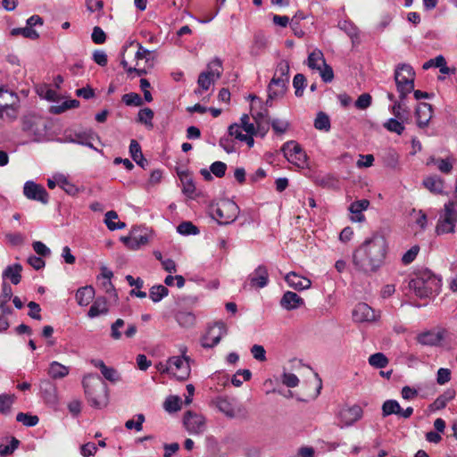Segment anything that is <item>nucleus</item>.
Wrapping results in <instances>:
<instances>
[{"mask_svg":"<svg viewBox=\"0 0 457 457\" xmlns=\"http://www.w3.org/2000/svg\"><path fill=\"white\" fill-rule=\"evenodd\" d=\"M39 395L45 403L54 409L59 404V395L56 385L49 378H42L38 382Z\"/></svg>","mask_w":457,"mask_h":457,"instance_id":"nucleus-11","label":"nucleus"},{"mask_svg":"<svg viewBox=\"0 0 457 457\" xmlns=\"http://www.w3.org/2000/svg\"><path fill=\"white\" fill-rule=\"evenodd\" d=\"M177 232L182 236H195L200 231L191 221H183L177 227Z\"/></svg>","mask_w":457,"mask_h":457,"instance_id":"nucleus-47","label":"nucleus"},{"mask_svg":"<svg viewBox=\"0 0 457 457\" xmlns=\"http://www.w3.org/2000/svg\"><path fill=\"white\" fill-rule=\"evenodd\" d=\"M414 79L415 72L411 65L402 63L397 66L395 71V81L402 100H404L407 95L413 91Z\"/></svg>","mask_w":457,"mask_h":457,"instance_id":"nucleus-5","label":"nucleus"},{"mask_svg":"<svg viewBox=\"0 0 457 457\" xmlns=\"http://www.w3.org/2000/svg\"><path fill=\"white\" fill-rule=\"evenodd\" d=\"M46 124L40 117L27 115L22 120V130L31 137L32 141H43L46 136Z\"/></svg>","mask_w":457,"mask_h":457,"instance_id":"nucleus-6","label":"nucleus"},{"mask_svg":"<svg viewBox=\"0 0 457 457\" xmlns=\"http://www.w3.org/2000/svg\"><path fill=\"white\" fill-rule=\"evenodd\" d=\"M337 26L341 30L345 31L348 35L353 43L358 39L359 29L352 21L342 20L338 21Z\"/></svg>","mask_w":457,"mask_h":457,"instance_id":"nucleus-36","label":"nucleus"},{"mask_svg":"<svg viewBox=\"0 0 457 457\" xmlns=\"http://www.w3.org/2000/svg\"><path fill=\"white\" fill-rule=\"evenodd\" d=\"M289 70H290L289 62L287 60H280L277 63L274 76H277L279 78H287L289 79Z\"/></svg>","mask_w":457,"mask_h":457,"instance_id":"nucleus-62","label":"nucleus"},{"mask_svg":"<svg viewBox=\"0 0 457 457\" xmlns=\"http://www.w3.org/2000/svg\"><path fill=\"white\" fill-rule=\"evenodd\" d=\"M226 335L227 328L224 323L217 322L208 327L206 332L200 339V345L204 349H212L215 347Z\"/></svg>","mask_w":457,"mask_h":457,"instance_id":"nucleus-10","label":"nucleus"},{"mask_svg":"<svg viewBox=\"0 0 457 457\" xmlns=\"http://www.w3.org/2000/svg\"><path fill=\"white\" fill-rule=\"evenodd\" d=\"M169 294V289L163 285H154L149 290V297L154 303L161 302Z\"/></svg>","mask_w":457,"mask_h":457,"instance_id":"nucleus-38","label":"nucleus"},{"mask_svg":"<svg viewBox=\"0 0 457 457\" xmlns=\"http://www.w3.org/2000/svg\"><path fill=\"white\" fill-rule=\"evenodd\" d=\"M211 172L217 178H223L226 174L227 164L220 161L212 162L210 166Z\"/></svg>","mask_w":457,"mask_h":457,"instance_id":"nucleus-63","label":"nucleus"},{"mask_svg":"<svg viewBox=\"0 0 457 457\" xmlns=\"http://www.w3.org/2000/svg\"><path fill=\"white\" fill-rule=\"evenodd\" d=\"M109 312L107 303L104 298H97L95 300L93 304L90 306L87 316L90 319L96 318L101 315H106Z\"/></svg>","mask_w":457,"mask_h":457,"instance_id":"nucleus-29","label":"nucleus"},{"mask_svg":"<svg viewBox=\"0 0 457 457\" xmlns=\"http://www.w3.org/2000/svg\"><path fill=\"white\" fill-rule=\"evenodd\" d=\"M397 118H390L384 124V128L390 131L394 132L397 135H402L405 129L403 122L399 120Z\"/></svg>","mask_w":457,"mask_h":457,"instance_id":"nucleus-43","label":"nucleus"},{"mask_svg":"<svg viewBox=\"0 0 457 457\" xmlns=\"http://www.w3.org/2000/svg\"><path fill=\"white\" fill-rule=\"evenodd\" d=\"M215 80L217 79L214 77L203 71L198 76L197 84L202 91H207Z\"/></svg>","mask_w":457,"mask_h":457,"instance_id":"nucleus-51","label":"nucleus"},{"mask_svg":"<svg viewBox=\"0 0 457 457\" xmlns=\"http://www.w3.org/2000/svg\"><path fill=\"white\" fill-rule=\"evenodd\" d=\"M423 185L430 192L445 195V180L437 175L429 176L423 180Z\"/></svg>","mask_w":457,"mask_h":457,"instance_id":"nucleus-27","label":"nucleus"},{"mask_svg":"<svg viewBox=\"0 0 457 457\" xmlns=\"http://www.w3.org/2000/svg\"><path fill=\"white\" fill-rule=\"evenodd\" d=\"M94 137H95V133L92 129H85L82 131L75 132L72 135H70L67 137V141L96 150V148L92 144V140L94 139Z\"/></svg>","mask_w":457,"mask_h":457,"instance_id":"nucleus-21","label":"nucleus"},{"mask_svg":"<svg viewBox=\"0 0 457 457\" xmlns=\"http://www.w3.org/2000/svg\"><path fill=\"white\" fill-rule=\"evenodd\" d=\"M178 323L184 328H190L195 322V316L192 312L180 311L176 314Z\"/></svg>","mask_w":457,"mask_h":457,"instance_id":"nucleus-39","label":"nucleus"},{"mask_svg":"<svg viewBox=\"0 0 457 457\" xmlns=\"http://www.w3.org/2000/svg\"><path fill=\"white\" fill-rule=\"evenodd\" d=\"M399 159V154L393 148L386 150L382 156L384 165L390 169H395L398 166Z\"/></svg>","mask_w":457,"mask_h":457,"instance_id":"nucleus-35","label":"nucleus"},{"mask_svg":"<svg viewBox=\"0 0 457 457\" xmlns=\"http://www.w3.org/2000/svg\"><path fill=\"white\" fill-rule=\"evenodd\" d=\"M428 166L435 165L437 170L444 174H450L453 167V159L447 157L445 159L440 157L430 156L427 160Z\"/></svg>","mask_w":457,"mask_h":457,"instance_id":"nucleus-26","label":"nucleus"},{"mask_svg":"<svg viewBox=\"0 0 457 457\" xmlns=\"http://www.w3.org/2000/svg\"><path fill=\"white\" fill-rule=\"evenodd\" d=\"M37 93L41 98L50 102H56L59 99L58 93L47 86H40L37 87Z\"/></svg>","mask_w":457,"mask_h":457,"instance_id":"nucleus-45","label":"nucleus"},{"mask_svg":"<svg viewBox=\"0 0 457 457\" xmlns=\"http://www.w3.org/2000/svg\"><path fill=\"white\" fill-rule=\"evenodd\" d=\"M137 420H129L125 422V428L127 429H135L137 432H140L143 429V423L145 422V419L144 414L139 413L136 415Z\"/></svg>","mask_w":457,"mask_h":457,"instance_id":"nucleus-57","label":"nucleus"},{"mask_svg":"<svg viewBox=\"0 0 457 457\" xmlns=\"http://www.w3.org/2000/svg\"><path fill=\"white\" fill-rule=\"evenodd\" d=\"M433 116L432 105L420 103L415 109L416 123L420 129L426 128Z\"/></svg>","mask_w":457,"mask_h":457,"instance_id":"nucleus-20","label":"nucleus"},{"mask_svg":"<svg viewBox=\"0 0 457 457\" xmlns=\"http://www.w3.org/2000/svg\"><path fill=\"white\" fill-rule=\"evenodd\" d=\"M314 128L320 131H329L331 124L328 115L323 112H319L314 120Z\"/></svg>","mask_w":457,"mask_h":457,"instance_id":"nucleus-40","label":"nucleus"},{"mask_svg":"<svg viewBox=\"0 0 457 457\" xmlns=\"http://www.w3.org/2000/svg\"><path fill=\"white\" fill-rule=\"evenodd\" d=\"M444 209V217L457 220V203L453 201H448L445 204Z\"/></svg>","mask_w":457,"mask_h":457,"instance_id":"nucleus-64","label":"nucleus"},{"mask_svg":"<svg viewBox=\"0 0 457 457\" xmlns=\"http://www.w3.org/2000/svg\"><path fill=\"white\" fill-rule=\"evenodd\" d=\"M23 194L28 199L38 201L42 204H47L49 199L48 193L45 187L32 180L25 182Z\"/></svg>","mask_w":457,"mask_h":457,"instance_id":"nucleus-16","label":"nucleus"},{"mask_svg":"<svg viewBox=\"0 0 457 457\" xmlns=\"http://www.w3.org/2000/svg\"><path fill=\"white\" fill-rule=\"evenodd\" d=\"M123 103L128 106H140L143 100L137 93H128L122 96Z\"/></svg>","mask_w":457,"mask_h":457,"instance_id":"nucleus-59","label":"nucleus"},{"mask_svg":"<svg viewBox=\"0 0 457 457\" xmlns=\"http://www.w3.org/2000/svg\"><path fill=\"white\" fill-rule=\"evenodd\" d=\"M222 61L215 57L207 64L206 73H209L211 76L214 77L216 79H219L222 74Z\"/></svg>","mask_w":457,"mask_h":457,"instance_id":"nucleus-42","label":"nucleus"},{"mask_svg":"<svg viewBox=\"0 0 457 457\" xmlns=\"http://www.w3.org/2000/svg\"><path fill=\"white\" fill-rule=\"evenodd\" d=\"M363 411L361 406L354 404L350 407L342 408L337 414L338 426L348 428L362 418Z\"/></svg>","mask_w":457,"mask_h":457,"instance_id":"nucleus-13","label":"nucleus"},{"mask_svg":"<svg viewBox=\"0 0 457 457\" xmlns=\"http://www.w3.org/2000/svg\"><path fill=\"white\" fill-rule=\"evenodd\" d=\"M270 282L269 272L266 266L258 265L253 272H251L245 283L244 284L245 289H261L268 286Z\"/></svg>","mask_w":457,"mask_h":457,"instance_id":"nucleus-12","label":"nucleus"},{"mask_svg":"<svg viewBox=\"0 0 457 457\" xmlns=\"http://www.w3.org/2000/svg\"><path fill=\"white\" fill-rule=\"evenodd\" d=\"M249 98L252 102V116L254 120V123H257L261 120H268V111L265 109L264 112H253V106L256 104V103H261V100L256 96L250 95Z\"/></svg>","mask_w":457,"mask_h":457,"instance_id":"nucleus-52","label":"nucleus"},{"mask_svg":"<svg viewBox=\"0 0 457 457\" xmlns=\"http://www.w3.org/2000/svg\"><path fill=\"white\" fill-rule=\"evenodd\" d=\"M238 206L230 201L223 202L212 210V218L220 225L230 224L236 220Z\"/></svg>","mask_w":457,"mask_h":457,"instance_id":"nucleus-8","label":"nucleus"},{"mask_svg":"<svg viewBox=\"0 0 457 457\" xmlns=\"http://www.w3.org/2000/svg\"><path fill=\"white\" fill-rule=\"evenodd\" d=\"M82 385L89 404L102 409L108 403V388L97 374L89 373L83 377Z\"/></svg>","mask_w":457,"mask_h":457,"instance_id":"nucleus-2","label":"nucleus"},{"mask_svg":"<svg viewBox=\"0 0 457 457\" xmlns=\"http://www.w3.org/2000/svg\"><path fill=\"white\" fill-rule=\"evenodd\" d=\"M129 154L133 161L136 162L137 165H139L142 168H145V166L147 164V161L142 154L139 143L135 139H132L130 141Z\"/></svg>","mask_w":457,"mask_h":457,"instance_id":"nucleus-33","label":"nucleus"},{"mask_svg":"<svg viewBox=\"0 0 457 457\" xmlns=\"http://www.w3.org/2000/svg\"><path fill=\"white\" fill-rule=\"evenodd\" d=\"M387 248L386 240L381 235L367 238L353 253L354 269L365 275L377 272L385 263Z\"/></svg>","mask_w":457,"mask_h":457,"instance_id":"nucleus-1","label":"nucleus"},{"mask_svg":"<svg viewBox=\"0 0 457 457\" xmlns=\"http://www.w3.org/2000/svg\"><path fill=\"white\" fill-rule=\"evenodd\" d=\"M252 373L249 370H239L232 377L231 383L235 386H240L244 381H248L251 378Z\"/></svg>","mask_w":457,"mask_h":457,"instance_id":"nucleus-55","label":"nucleus"},{"mask_svg":"<svg viewBox=\"0 0 457 457\" xmlns=\"http://www.w3.org/2000/svg\"><path fill=\"white\" fill-rule=\"evenodd\" d=\"M307 65L310 69L318 71L325 83H329L333 80V69L330 65L327 64L323 53L320 50L316 49L309 54Z\"/></svg>","mask_w":457,"mask_h":457,"instance_id":"nucleus-7","label":"nucleus"},{"mask_svg":"<svg viewBox=\"0 0 457 457\" xmlns=\"http://www.w3.org/2000/svg\"><path fill=\"white\" fill-rule=\"evenodd\" d=\"M370 206V201L367 199H361L353 202L348 210L353 214L351 220L353 222H362L365 220L363 212Z\"/></svg>","mask_w":457,"mask_h":457,"instance_id":"nucleus-25","label":"nucleus"},{"mask_svg":"<svg viewBox=\"0 0 457 457\" xmlns=\"http://www.w3.org/2000/svg\"><path fill=\"white\" fill-rule=\"evenodd\" d=\"M118 219V214L114 211H109L105 213L104 216V223L109 230L114 231L118 229L124 228L126 224L122 221L115 222L113 220Z\"/></svg>","mask_w":457,"mask_h":457,"instance_id":"nucleus-37","label":"nucleus"},{"mask_svg":"<svg viewBox=\"0 0 457 457\" xmlns=\"http://www.w3.org/2000/svg\"><path fill=\"white\" fill-rule=\"evenodd\" d=\"M381 410L383 417H387L393 414L398 415L401 411V406L396 400L389 399L383 403Z\"/></svg>","mask_w":457,"mask_h":457,"instance_id":"nucleus-41","label":"nucleus"},{"mask_svg":"<svg viewBox=\"0 0 457 457\" xmlns=\"http://www.w3.org/2000/svg\"><path fill=\"white\" fill-rule=\"evenodd\" d=\"M21 270L22 267L21 264L9 265L3 271V278L4 280L9 278L13 285H18L21 279Z\"/></svg>","mask_w":457,"mask_h":457,"instance_id":"nucleus-32","label":"nucleus"},{"mask_svg":"<svg viewBox=\"0 0 457 457\" xmlns=\"http://www.w3.org/2000/svg\"><path fill=\"white\" fill-rule=\"evenodd\" d=\"M369 363L374 368L383 369L388 364V360L384 353H376L369 357Z\"/></svg>","mask_w":457,"mask_h":457,"instance_id":"nucleus-50","label":"nucleus"},{"mask_svg":"<svg viewBox=\"0 0 457 457\" xmlns=\"http://www.w3.org/2000/svg\"><path fill=\"white\" fill-rule=\"evenodd\" d=\"M304 305V300L296 293L287 291L280 299V306L287 310L292 311Z\"/></svg>","mask_w":457,"mask_h":457,"instance_id":"nucleus-22","label":"nucleus"},{"mask_svg":"<svg viewBox=\"0 0 457 457\" xmlns=\"http://www.w3.org/2000/svg\"><path fill=\"white\" fill-rule=\"evenodd\" d=\"M353 319L355 322H372L379 318V314L366 303H359L353 310Z\"/></svg>","mask_w":457,"mask_h":457,"instance_id":"nucleus-17","label":"nucleus"},{"mask_svg":"<svg viewBox=\"0 0 457 457\" xmlns=\"http://www.w3.org/2000/svg\"><path fill=\"white\" fill-rule=\"evenodd\" d=\"M454 397L453 391H448L445 395L438 396L433 403V406L436 410L444 409L447 403Z\"/></svg>","mask_w":457,"mask_h":457,"instance_id":"nucleus-61","label":"nucleus"},{"mask_svg":"<svg viewBox=\"0 0 457 457\" xmlns=\"http://www.w3.org/2000/svg\"><path fill=\"white\" fill-rule=\"evenodd\" d=\"M54 179L57 181L58 186L69 195L74 196L79 192V188L66 175L57 173V179Z\"/></svg>","mask_w":457,"mask_h":457,"instance_id":"nucleus-30","label":"nucleus"},{"mask_svg":"<svg viewBox=\"0 0 457 457\" xmlns=\"http://www.w3.org/2000/svg\"><path fill=\"white\" fill-rule=\"evenodd\" d=\"M456 223L457 220L443 217L438 220V223L436 227V231L438 235L453 233Z\"/></svg>","mask_w":457,"mask_h":457,"instance_id":"nucleus-34","label":"nucleus"},{"mask_svg":"<svg viewBox=\"0 0 457 457\" xmlns=\"http://www.w3.org/2000/svg\"><path fill=\"white\" fill-rule=\"evenodd\" d=\"M289 79L287 78H279L273 76L268 86V97L269 100L276 99L282 96L287 89Z\"/></svg>","mask_w":457,"mask_h":457,"instance_id":"nucleus-18","label":"nucleus"},{"mask_svg":"<svg viewBox=\"0 0 457 457\" xmlns=\"http://www.w3.org/2000/svg\"><path fill=\"white\" fill-rule=\"evenodd\" d=\"M79 105V102L76 99L65 100L60 105H53L50 107V112L54 114H59L66 110L77 108Z\"/></svg>","mask_w":457,"mask_h":457,"instance_id":"nucleus-46","label":"nucleus"},{"mask_svg":"<svg viewBox=\"0 0 457 457\" xmlns=\"http://www.w3.org/2000/svg\"><path fill=\"white\" fill-rule=\"evenodd\" d=\"M285 158L298 168L307 166V154L301 145L295 141L285 143L281 148Z\"/></svg>","mask_w":457,"mask_h":457,"instance_id":"nucleus-9","label":"nucleus"},{"mask_svg":"<svg viewBox=\"0 0 457 457\" xmlns=\"http://www.w3.org/2000/svg\"><path fill=\"white\" fill-rule=\"evenodd\" d=\"M14 399L15 397L13 395H0V412L7 413L10 411L11 406L14 402Z\"/></svg>","mask_w":457,"mask_h":457,"instance_id":"nucleus-60","label":"nucleus"},{"mask_svg":"<svg viewBox=\"0 0 457 457\" xmlns=\"http://www.w3.org/2000/svg\"><path fill=\"white\" fill-rule=\"evenodd\" d=\"M12 36H22L25 38L29 39H37L39 35L38 33L32 28H29L28 26L24 28H14L11 30Z\"/></svg>","mask_w":457,"mask_h":457,"instance_id":"nucleus-48","label":"nucleus"},{"mask_svg":"<svg viewBox=\"0 0 457 457\" xmlns=\"http://www.w3.org/2000/svg\"><path fill=\"white\" fill-rule=\"evenodd\" d=\"M205 421V418L202 414L191 411H187L183 418L185 428L192 435L203 434L206 428Z\"/></svg>","mask_w":457,"mask_h":457,"instance_id":"nucleus-14","label":"nucleus"},{"mask_svg":"<svg viewBox=\"0 0 457 457\" xmlns=\"http://www.w3.org/2000/svg\"><path fill=\"white\" fill-rule=\"evenodd\" d=\"M75 296L79 305L87 306L94 299L95 289L91 286L80 287L77 290Z\"/></svg>","mask_w":457,"mask_h":457,"instance_id":"nucleus-28","label":"nucleus"},{"mask_svg":"<svg viewBox=\"0 0 457 457\" xmlns=\"http://www.w3.org/2000/svg\"><path fill=\"white\" fill-rule=\"evenodd\" d=\"M16 420L26 427H35L39 422V419L37 415L24 412H19L16 416Z\"/></svg>","mask_w":457,"mask_h":457,"instance_id":"nucleus-53","label":"nucleus"},{"mask_svg":"<svg viewBox=\"0 0 457 457\" xmlns=\"http://www.w3.org/2000/svg\"><path fill=\"white\" fill-rule=\"evenodd\" d=\"M153 118L154 112L147 107L141 109L137 113V120L150 128H153Z\"/></svg>","mask_w":457,"mask_h":457,"instance_id":"nucleus-56","label":"nucleus"},{"mask_svg":"<svg viewBox=\"0 0 457 457\" xmlns=\"http://www.w3.org/2000/svg\"><path fill=\"white\" fill-rule=\"evenodd\" d=\"M445 336V329L429 330L418 335L417 341L422 345L435 346L440 345Z\"/></svg>","mask_w":457,"mask_h":457,"instance_id":"nucleus-19","label":"nucleus"},{"mask_svg":"<svg viewBox=\"0 0 457 457\" xmlns=\"http://www.w3.org/2000/svg\"><path fill=\"white\" fill-rule=\"evenodd\" d=\"M5 239L10 245L16 247L23 245L25 236L20 232H9L5 234Z\"/></svg>","mask_w":457,"mask_h":457,"instance_id":"nucleus-58","label":"nucleus"},{"mask_svg":"<svg viewBox=\"0 0 457 457\" xmlns=\"http://www.w3.org/2000/svg\"><path fill=\"white\" fill-rule=\"evenodd\" d=\"M409 287L420 298H428L439 293L441 278L428 269L420 270L409 282Z\"/></svg>","mask_w":457,"mask_h":457,"instance_id":"nucleus-3","label":"nucleus"},{"mask_svg":"<svg viewBox=\"0 0 457 457\" xmlns=\"http://www.w3.org/2000/svg\"><path fill=\"white\" fill-rule=\"evenodd\" d=\"M20 442L15 437H12L7 443H0V455L7 456L17 449Z\"/></svg>","mask_w":457,"mask_h":457,"instance_id":"nucleus-54","label":"nucleus"},{"mask_svg":"<svg viewBox=\"0 0 457 457\" xmlns=\"http://www.w3.org/2000/svg\"><path fill=\"white\" fill-rule=\"evenodd\" d=\"M180 355L171 356L167 360L166 371L173 374L178 379H187L191 371L190 362L191 358L187 355V346H180Z\"/></svg>","mask_w":457,"mask_h":457,"instance_id":"nucleus-4","label":"nucleus"},{"mask_svg":"<svg viewBox=\"0 0 457 457\" xmlns=\"http://www.w3.org/2000/svg\"><path fill=\"white\" fill-rule=\"evenodd\" d=\"M121 240L128 248L137 250L148 243V229L146 228H135L128 237H122Z\"/></svg>","mask_w":457,"mask_h":457,"instance_id":"nucleus-15","label":"nucleus"},{"mask_svg":"<svg viewBox=\"0 0 457 457\" xmlns=\"http://www.w3.org/2000/svg\"><path fill=\"white\" fill-rule=\"evenodd\" d=\"M293 87L295 89V95L297 97H301L303 95V91L306 87V78L302 73H297L293 79Z\"/></svg>","mask_w":457,"mask_h":457,"instance_id":"nucleus-49","label":"nucleus"},{"mask_svg":"<svg viewBox=\"0 0 457 457\" xmlns=\"http://www.w3.org/2000/svg\"><path fill=\"white\" fill-rule=\"evenodd\" d=\"M70 371L71 368L69 366L63 365L57 361H50L46 370L48 378L51 380L63 379L70 374Z\"/></svg>","mask_w":457,"mask_h":457,"instance_id":"nucleus-23","label":"nucleus"},{"mask_svg":"<svg viewBox=\"0 0 457 457\" xmlns=\"http://www.w3.org/2000/svg\"><path fill=\"white\" fill-rule=\"evenodd\" d=\"M287 284L295 290L308 289L312 286V281L304 277L298 275L294 271H290L285 276Z\"/></svg>","mask_w":457,"mask_h":457,"instance_id":"nucleus-24","label":"nucleus"},{"mask_svg":"<svg viewBox=\"0 0 457 457\" xmlns=\"http://www.w3.org/2000/svg\"><path fill=\"white\" fill-rule=\"evenodd\" d=\"M216 407L222 412L226 417L233 419L236 417V411L234 405L230 399L228 397H218L216 399Z\"/></svg>","mask_w":457,"mask_h":457,"instance_id":"nucleus-31","label":"nucleus"},{"mask_svg":"<svg viewBox=\"0 0 457 457\" xmlns=\"http://www.w3.org/2000/svg\"><path fill=\"white\" fill-rule=\"evenodd\" d=\"M163 408L167 412L172 413L181 409V398L177 395H170L166 398Z\"/></svg>","mask_w":457,"mask_h":457,"instance_id":"nucleus-44","label":"nucleus"}]
</instances>
